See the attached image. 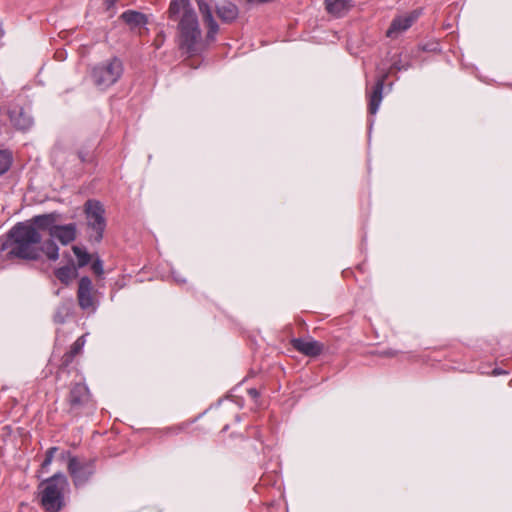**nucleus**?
Instances as JSON below:
<instances>
[{
    "mask_svg": "<svg viewBox=\"0 0 512 512\" xmlns=\"http://www.w3.org/2000/svg\"><path fill=\"white\" fill-rule=\"evenodd\" d=\"M419 15L420 13L418 11H412L410 13L395 17L386 32V36L390 38H397L400 34L405 32L413 25Z\"/></svg>",
    "mask_w": 512,
    "mask_h": 512,
    "instance_id": "nucleus-10",
    "label": "nucleus"
},
{
    "mask_svg": "<svg viewBox=\"0 0 512 512\" xmlns=\"http://www.w3.org/2000/svg\"><path fill=\"white\" fill-rule=\"evenodd\" d=\"M12 125L19 130H27L33 124L31 116L22 108L13 109L9 112Z\"/></svg>",
    "mask_w": 512,
    "mask_h": 512,
    "instance_id": "nucleus-15",
    "label": "nucleus"
},
{
    "mask_svg": "<svg viewBox=\"0 0 512 512\" xmlns=\"http://www.w3.org/2000/svg\"><path fill=\"white\" fill-rule=\"evenodd\" d=\"M178 21L179 46L189 54H197L203 49L202 32L197 14L193 8L182 10Z\"/></svg>",
    "mask_w": 512,
    "mask_h": 512,
    "instance_id": "nucleus-2",
    "label": "nucleus"
},
{
    "mask_svg": "<svg viewBox=\"0 0 512 512\" xmlns=\"http://www.w3.org/2000/svg\"><path fill=\"white\" fill-rule=\"evenodd\" d=\"M68 471L76 487L83 486L94 474V461H79L76 457H71L68 463Z\"/></svg>",
    "mask_w": 512,
    "mask_h": 512,
    "instance_id": "nucleus-6",
    "label": "nucleus"
},
{
    "mask_svg": "<svg viewBox=\"0 0 512 512\" xmlns=\"http://www.w3.org/2000/svg\"><path fill=\"white\" fill-rule=\"evenodd\" d=\"M12 257L24 260H38L42 255L50 261L59 258V247L52 239L42 241V235L25 223H17L8 233V239L3 245Z\"/></svg>",
    "mask_w": 512,
    "mask_h": 512,
    "instance_id": "nucleus-1",
    "label": "nucleus"
},
{
    "mask_svg": "<svg viewBox=\"0 0 512 512\" xmlns=\"http://www.w3.org/2000/svg\"><path fill=\"white\" fill-rule=\"evenodd\" d=\"M165 41V35L163 32H160L157 34L155 40H154V46L156 49H159Z\"/></svg>",
    "mask_w": 512,
    "mask_h": 512,
    "instance_id": "nucleus-27",
    "label": "nucleus"
},
{
    "mask_svg": "<svg viewBox=\"0 0 512 512\" xmlns=\"http://www.w3.org/2000/svg\"><path fill=\"white\" fill-rule=\"evenodd\" d=\"M217 16L223 21L230 23L238 17V8L231 2H225L216 6Z\"/></svg>",
    "mask_w": 512,
    "mask_h": 512,
    "instance_id": "nucleus-16",
    "label": "nucleus"
},
{
    "mask_svg": "<svg viewBox=\"0 0 512 512\" xmlns=\"http://www.w3.org/2000/svg\"><path fill=\"white\" fill-rule=\"evenodd\" d=\"M85 342V335H82L72 344L70 351L63 357V361L66 365L69 364L73 358L81 352Z\"/></svg>",
    "mask_w": 512,
    "mask_h": 512,
    "instance_id": "nucleus-21",
    "label": "nucleus"
},
{
    "mask_svg": "<svg viewBox=\"0 0 512 512\" xmlns=\"http://www.w3.org/2000/svg\"><path fill=\"white\" fill-rule=\"evenodd\" d=\"M250 393H252V395H255L256 391L255 390H250Z\"/></svg>",
    "mask_w": 512,
    "mask_h": 512,
    "instance_id": "nucleus-32",
    "label": "nucleus"
},
{
    "mask_svg": "<svg viewBox=\"0 0 512 512\" xmlns=\"http://www.w3.org/2000/svg\"><path fill=\"white\" fill-rule=\"evenodd\" d=\"M71 305V300L69 302H64L61 305H59L53 317L54 322L58 324H63L71 313Z\"/></svg>",
    "mask_w": 512,
    "mask_h": 512,
    "instance_id": "nucleus-22",
    "label": "nucleus"
},
{
    "mask_svg": "<svg viewBox=\"0 0 512 512\" xmlns=\"http://www.w3.org/2000/svg\"><path fill=\"white\" fill-rule=\"evenodd\" d=\"M121 19H123V21L127 23L131 29L138 28L140 36L148 33V29L146 27L148 20L145 14L134 10H128L122 13Z\"/></svg>",
    "mask_w": 512,
    "mask_h": 512,
    "instance_id": "nucleus-13",
    "label": "nucleus"
},
{
    "mask_svg": "<svg viewBox=\"0 0 512 512\" xmlns=\"http://www.w3.org/2000/svg\"><path fill=\"white\" fill-rule=\"evenodd\" d=\"M84 207L87 226L91 230L89 237L95 242H100L106 228L105 210L102 204L96 200H88Z\"/></svg>",
    "mask_w": 512,
    "mask_h": 512,
    "instance_id": "nucleus-5",
    "label": "nucleus"
},
{
    "mask_svg": "<svg viewBox=\"0 0 512 512\" xmlns=\"http://www.w3.org/2000/svg\"><path fill=\"white\" fill-rule=\"evenodd\" d=\"M77 300L80 308L84 311L94 312L97 307L95 290L89 277L84 276L79 280Z\"/></svg>",
    "mask_w": 512,
    "mask_h": 512,
    "instance_id": "nucleus-7",
    "label": "nucleus"
},
{
    "mask_svg": "<svg viewBox=\"0 0 512 512\" xmlns=\"http://www.w3.org/2000/svg\"><path fill=\"white\" fill-rule=\"evenodd\" d=\"M381 355L385 356V357H394L397 355V351L389 349V350L382 351Z\"/></svg>",
    "mask_w": 512,
    "mask_h": 512,
    "instance_id": "nucleus-28",
    "label": "nucleus"
},
{
    "mask_svg": "<svg viewBox=\"0 0 512 512\" xmlns=\"http://www.w3.org/2000/svg\"><path fill=\"white\" fill-rule=\"evenodd\" d=\"M198 6L199 13L202 17L203 23L207 27L206 38L208 41H213L215 35L219 31V26L213 16V9L206 0H195Z\"/></svg>",
    "mask_w": 512,
    "mask_h": 512,
    "instance_id": "nucleus-9",
    "label": "nucleus"
},
{
    "mask_svg": "<svg viewBox=\"0 0 512 512\" xmlns=\"http://www.w3.org/2000/svg\"><path fill=\"white\" fill-rule=\"evenodd\" d=\"M188 8H193L190 0H171L167 11L168 18L170 20H176L179 18L181 11Z\"/></svg>",
    "mask_w": 512,
    "mask_h": 512,
    "instance_id": "nucleus-20",
    "label": "nucleus"
},
{
    "mask_svg": "<svg viewBox=\"0 0 512 512\" xmlns=\"http://www.w3.org/2000/svg\"><path fill=\"white\" fill-rule=\"evenodd\" d=\"M77 238V225L69 223L65 225H58L52 230V235L49 239L53 241L56 239L62 245H68Z\"/></svg>",
    "mask_w": 512,
    "mask_h": 512,
    "instance_id": "nucleus-12",
    "label": "nucleus"
},
{
    "mask_svg": "<svg viewBox=\"0 0 512 512\" xmlns=\"http://www.w3.org/2000/svg\"><path fill=\"white\" fill-rule=\"evenodd\" d=\"M58 152H59V151H58V149H55V150L53 151V155H54V157H56V156H57V153H58Z\"/></svg>",
    "mask_w": 512,
    "mask_h": 512,
    "instance_id": "nucleus-30",
    "label": "nucleus"
},
{
    "mask_svg": "<svg viewBox=\"0 0 512 512\" xmlns=\"http://www.w3.org/2000/svg\"><path fill=\"white\" fill-rule=\"evenodd\" d=\"M250 393H252V395H255L256 391L255 390H250Z\"/></svg>",
    "mask_w": 512,
    "mask_h": 512,
    "instance_id": "nucleus-31",
    "label": "nucleus"
},
{
    "mask_svg": "<svg viewBox=\"0 0 512 512\" xmlns=\"http://www.w3.org/2000/svg\"><path fill=\"white\" fill-rule=\"evenodd\" d=\"M326 10L335 16H341L351 8L348 0H325Z\"/></svg>",
    "mask_w": 512,
    "mask_h": 512,
    "instance_id": "nucleus-19",
    "label": "nucleus"
},
{
    "mask_svg": "<svg viewBox=\"0 0 512 512\" xmlns=\"http://www.w3.org/2000/svg\"><path fill=\"white\" fill-rule=\"evenodd\" d=\"M117 2V0H105L106 5L108 8L114 6V4Z\"/></svg>",
    "mask_w": 512,
    "mask_h": 512,
    "instance_id": "nucleus-29",
    "label": "nucleus"
},
{
    "mask_svg": "<svg viewBox=\"0 0 512 512\" xmlns=\"http://www.w3.org/2000/svg\"><path fill=\"white\" fill-rule=\"evenodd\" d=\"M493 373L494 374H499V370H494Z\"/></svg>",
    "mask_w": 512,
    "mask_h": 512,
    "instance_id": "nucleus-33",
    "label": "nucleus"
},
{
    "mask_svg": "<svg viewBox=\"0 0 512 512\" xmlns=\"http://www.w3.org/2000/svg\"><path fill=\"white\" fill-rule=\"evenodd\" d=\"M57 451V448L56 447H51L48 449V451L46 452V456H45V459L42 463V467L45 468L47 466H49L53 460V457H54V453Z\"/></svg>",
    "mask_w": 512,
    "mask_h": 512,
    "instance_id": "nucleus-25",
    "label": "nucleus"
},
{
    "mask_svg": "<svg viewBox=\"0 0 512 512\" xmlns=\"http://www.w3.org/2000/svg\"><path fill=\"white\" fill-rule=\"evenodd\" d=\"M89 399L88 388L81 383L75 384L70 392V402L72 405H81Z\"/></svg>",
    "mask_w": 512,
    "mask_h": 512,
    "instance_id": "nucleus-17",
    "label": "nucleus"
},
{
    "mask_svg": "<svg viewBox=\"0 0 512 512\" xmlns=\"http://www.w3.org/2000/svg\"><path fill=\"white\" fill-rule=\"evenodd\" d=\"M92 270L95 274L101 275L103 273V264L101 260H96L92 264Z\"/></svg>",
    "mask_w": 512,
    "mask_h": 512,
    "instance_id": "nucleus-26",
    "label": "nucleus"
},
{
    "mask_svg": "<svg viewBox=\"0 0 512 512\" xmlns=\"http://www.w3.org/2000/svg\"><path fill=\"white\" fill-rule=\"evenodd\" d=\"M123 73V64L118 58H111L92 68L93 83L100 89H106L115 84Z\"/></svg>",
    "mask_w": 512,
    "mask_h": 512,
    "instance_id": "nucleus-4",
    "label": "nucleus"
},
{
    "mask_svg": "<svg viewBox=\"0 0 512 512\" xmlns=\"http://www.w3.org/2000/svg\"><path fill=\"white\" fill-rule=\"evenodd\" d=\"M60 221V215L56 212L36 215L31 219L25 221V225L30 226L35 231H39L41 234L42 231H47L49 236L52 235V230L57 226V223Z\"/></svg>",
    "mask_w": 512,
    "mask_h": 512,
    "instance_id": "nucleus-8",
    "label": "nucleus"
},
{
    "mask_svg": "<svg viewBox=\"0 0 512 512\" xmlns=\"http://www.w3.org/2000/svg\"><path fill=\"white\" fill-rule=\"evenodd\" d=\"M40 503L47 512H58L64 506V494L68 489L67 478L56 473L43 481L40 486Z\"/></svg>",
    "mask_w": 512,
    "mask_h": 512,
    "instance_id": "nucleus-3",
    "label": "nucleus"
},
{
    "mask_svg": "<svg viewBox=\"0 0 512 512\" xmlns=\"http://www.w3.org/2000/svg\"><path fill=\"white\" fill-rule=\"evenodd\" d=\"M72 251L74 252L78 260L77 268L84 267L90 262V254L85 249H82L79 246H73Z\"/></svg>",
    "mask_w": 512,
    "mask_h": 512,
    "instance_id": "nucleus-23",
    "label": "nucleus"
},
{
    "mask_svg": "<svg viewBox=\"0 0 512 512\" xmlns=\"http://www.w3.org/2000/svg\"><path fill=\"white\" fill-rule=\"evenodd\" d=\"M11 161V154L7 151L0 150V175L9 169Z\"/></svg>",
    "mask_w": 512,
    "mask_h": 512,
    "instance_id": "nucleus-24",
    "label": "nucleus"
},
{
    "mask_svg": "<svg viewBox=\"0 0 512 512\" xmlns=\"http://www.w3.org/2000/svg\"><path fill=\"white\" fill-rule=\"evenodd\" d=\"M386 78H387L386 74L382 75L377 80L375 86L373 87V90L370 93H368V97H369L368 110H369V113L372 115L377 113L379 106L382 102L383 89H384V84H385Z\"/></svg>",
    "mask_w": 512,
    "mask_h": 512,
    "instance_id": "nucleus-14",
    "label": "nucleus"
},
{
    "mask_svg": "<svg viewBox=\"0 0 512 512\" xmlns=\"http://www.w3.org/2000/svg\"><path fill=\"white\" fill-rule=\"evenodd\" d=\"M55 277L64 285H69L77 276V267L74 264L65 265L54 271Z\"/></svg>",
    "mask_w": 512,
    "mask_h": 512,
    "instance_id": "nucleus-18",
    "label": "nucleus"
},
{
    "mask_svg": "<svg viewBox=\"0 0 512 512\" xmlns=\"http://www.w3.org/2000/svg\"><path fill=\"white\" fill-rule=\"evenodd\" d=\"M291 344L295 350L308 357H316L324 349L322 343L311 337L295 338L291 341Z\"/></svg>",
    "mask_w": 512,
    "mask_h": 512,
    "instance_id": "nucleus-11",
    "label": "nucleus"
}]
</instances>
